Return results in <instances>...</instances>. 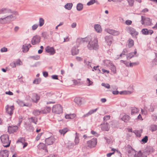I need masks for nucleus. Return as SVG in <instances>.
Masks as SVG:
<instances>
[{"label":"nucleus","instance_id":"1","mask_svg":"<svg viewBox=\"0 0 157 157\" xmlns=\"http://www.w3.org/2000/svg\"><path fill=\"white\" fill-rule=\"evenodd\" d=\"M12 12L11 10L7 8L0 9V14L4 15L0 18V23L2 24L9 23L16 18L15 16L11 14Z\"/></svg>","mask_w":157,"mask_h":157},{"label":"nucleus","instance_id":"2","mask_svg":"<svg viewBox=\"0 0 157 157\" xmlns=\"http://www.w3.org/2000/svg\"><path fill=\"white\" fill-rule=\"evenodd\" d=\"M89 42L87 45L88 48L90 50H97L98 48V40L95 38H92L90 36V40L87 41V42Z\"/></svg>","mask_w":157,"mask_h":157},{"label":"nucleus","instance_id":"3","mask_svg":"<svg viewBox=\"0 0 157 157\" xmlns=\"http://www.w3.org/2000/svg\"><path fill=\"white\" fill-rule=\"evenodd\" d=\"M0 139L4 147H8L10 146L11 141L9 140L8 135L6 134L0 137Z\"/></svg>","mask_w":157,"mask_h":157},{"label":"nucleus","instance_id":"4","mask_svg":"<svg viewBox=\"0 0 157 157\" xmlns=\"http://www.w3.org/2000/svg\"><path fill=\"white\" fill-rule=\"evenodd\" d=\"M52 111L56 114H60L63 112L62 108L59 104L55 105L52 107Z\"/></svg>","mask_w":157,"mask_h":157},{"label":"nucleus","instance_id":"5","mask_svg":"<svg viewBox=\"0 0 157 157\" xmlns=\"http://www.w3.org/2000/svg\"><path fill=\"white\" fill-rule=\"evenodd\" d=\"M86 144L87 146L89 147H94L97 144V139L96 138H94L91 140L87 141Z\"/></svg>","mask_w":157,"mask_h":157},{"label":"nucleus","instance_id":"6","mask_svg":"<svg viewBox=\"0 0 157 157\" xmlns=\"http://www.w3.org/2000/svg\"><path fill=\"white\" fill-rule=\"evenodd\" d=\"M125 149L129 156H132L135 153V150L130 145H128L126 147Z\"/></svg>","mask_w":157,"mask_h":157},{"label":"nucleus","instance_id":"7","mask_svg":"<svg viewBox=\"0 0 157 157\" xmlns=\"http://www.w3.org/2000/svg\"><path fill=\"white\" fill-rule=\"evenodd\" d=\"M151 20L148 17L144 18L143 16H141V22L142 25L146 24L147 25H151Z\"/></svg>","mask_w":157,"mask_h":157},{"label":"nucleus","instance_id":"8","mask_svg":"<svg viewBox=\"0 0 157 157\" xmlns=\"http://www.w3.org/2000/svg\"><path fill=\"white\" fill-rule=\"evenodd\" d=\"M127 31L129 33H130V34L132 36H135L136 38V36H137L138 34V33L136 31L135 29L133 28L128 27L126 28Z\"/></svg>","mask_w":157,"mask_h":157},{"label":"nucleus","instance_id":"9","mask_svg":"<svg viewBox=\"0 0 157 157\" xmlns=\"http://www.w3.org/2000/svg\"><path fill=\"white\" fill-rule=\"evenodd\" d=\"M41 38L38 35H36L34 36L31 42L33 45H35L38 44L40 42Z\"/></svg>","mask_w":157,"mask_h":157},{"label":"nucleus","instance_id":"10","mask_svg":"<svg viewBox=\"0 0 157 157\" xmlns=\"http://www.w3.org/2000/svg\"><path fill=\"white\" fill-rule=\"evenodd\" d=\"M55 141V139L53 136H51L45 140V143L47 145L52 144Z\"/></svg>","mask_w":157,"mask_h":157},{"label":"nucleus","instance_id":"11","mask_svg":"<svg viewBox=\"0 0 157 157\" xmlns=\"http://www.w3.org/2000/svg\"><path fill=\"white\" fill-rule=\"evenodd\" d=\"M90 36H88L84 38H79L77 39L76 42L77 43L80 44L84 42H86L90 40Z\"/></svg>","mask_w":157,"mask_h":157},{"label":"nucleus","instance_id":"12","mask_svg":"<svg viewBox=\"0 0 157 157\" xmlns=\"http://www.w3.org/2000/svg\"><path fill=\"white\" fill-rule=\"evenodd\" d=\"M6 112L11 116L13 114V111L14 110V106L12 105L9 106L8 105H7L6 108Z\"/></svg>","mask_w":157,"mask_h":157},{"label":"nucleus","instance_id":"13","mask_svg":"<svg viewBox=\"0 0 157 157\" xmlns=\"http://www.w3.org/2000/svg\"><path fill=\"white\" fill-rule=\"evenodd\" d=\"M18 129V127L17 126H10L8 127V131L10 133L15 132Z\"/></svg>","mask_w":157,"mask_h":157},{"label":"nucleus","instance_id":"14","mask_svg":"<svg viewBox=\"0 0 157 157\" xmlns=\"http://www.w3.org/2000/svg\"><path fill=\"white\" fill-rule=\"evenodd\" d=\"M40 99L39 96L36 93H33V94L32 99L33 102L37 103Z\"/></svg>","mask_w":157,"mask_h":157},{"label":"nucleus","instance_id":"15","mask_svg":"<svg viewBox=\"0 0 157 157\" xmlns=\"http://www.w3.org/2000/svg\"><path fill=\"white\" fill-rule=\"evenodd\" d=\"M98 109V108H96L95 109H92L89 111L86 114L82 116V118H85L88 117L89 116L91 115L93 113L96 112Z\"/></svg>","mask_w":157,"mask_h":157},{"label":"nucleus","instance_id":"16","mask_svg":"<svg viewBox=\"0 0 157 157\" xmlns=\"http://www.w3.org/2000/svg\"><path fill=\"white\" fill-rule=\"evenodd\" d=\"M45 51L50 53V54L53 55L55 53V51L53 47L47 46L45 49Z\"/></svg>","mask_w":157,"mask_h":157},{"label":"nucleus","instance_id":"17","mask_svg":"<svg viewBox=\"0 0 157 157\" xmlns=\"http://www.w3.org/2000/svg\"><path fill=\"white\" fill-rule=\"evenodd\" d=\"M105 39L108 45L109 46L110 45L113 40L112 36L111 35L109 36H106L105 37Z\"/></svg>","mask_w":157,"mask_h":157},{"label":"nucleus","instance_id":"18","mask_svg":"<svg viewBox=\"0 0 157 157\" xmlns=\"http://www.w3.org/2000/svg\"><path fill=\"white\" fill-rule=\"evenodd\" d=\"M79 52V50L78 48V47H73L71 49V54L73 56L77 55Z\"/></svg>","mask_w":157,"mask_h":157},{"label":"nucleus","instance_id":"19","mask_svg":"<svg viewBox=\"0 0 157 157\" xmlns=\"http://www.w3.org/2000/svg\"><path fill=\"white\" fill-rule=\"evenodd\" d=\"M107 32L109 34L114 36L118 35L120 33L119 31L111 29H107Z\"/></svg>","mask_w":157,"mask_h":157},{"label":"nucleus","instance_id":"20","mask_svg":"<svg viewBox=\"0 0 157 157\" xmlns=\"http://www.w3.org/2000/svg\"><path fill=\"white\" fill-rule=\"evenodd\" d=\"M8 151L6 150L1 151L0 152V157H8Z\"/></svg>","mask_w":157,"mask_h":157},{"label":"nucleus","instance_id":"21","mask_svg":"<svg viewBox=\"0 0 157 157\" xmlns=\"http://www.w3.org/2000/svg\"><path fill=\"white\" fill-rule=\"evenodd\" d=\"M137 53L136 49H135L134 52H132L126 55L127 59H130L134 56Z\"/></svg>","mask_w":157,"mask_h":157},{"label":"nucleus","instance_id":"22","mask_svg":"<svg viewBox=\"0 0 157 157\" xmlns=\"http://www.w3.org/2000/svg\"><path fill=\"white\" fill-rule=\"evenodd\" d=\"M101 128L102 130L108 131L109 126L107 122H104V124L101 125Z\"/></svg>","mask_w":157,"mask_h":157},{"label":"nucleus","instance_id":"23","mask_svg":"<svg viewBox=\"0 0 157 157\" xmlns=\"http://www.w3.org/2000/svg\"><path fill=\"white\" fill-rule=\"evenodd\" d=\"M94 28L96 31L98 33H100L102 31V29L101 25L99 24H96L94 26Z\"/></svg>","mask_w":157,"mask_h":157},{"label":"nucleus","instance_id":"24","mask_svg":"<svg viewBox=\"0 0 157 157\" xmlns=\"http://www.w3.org/2000/svg\"><path fill=\"white\" fill-rule=\"evenodd\" d=\"M39 149H43L45 151L48 152V150L46 147V145L43 143H40L38 145Z\"/></svg>","mask_w":157,"mask_h":157},{"label":"nucleus","instance_id":"25","mask_svg":"<svg viewBox=\"0 0 157 157\" xmlns=\"http://www.w3.org/2000/svg\"><path fill=\"white\" fill-rule=\"evenodd\" d=\"M130 117L129 116L127 115L124 114L123 115L122 117L121 118V119L124 122H127L130 119Z\"/></svg>","mask_w":157,"mask_h":157},{"label":"nucleus","instance_id":"26","mask_svg":"<svg viewBox=\"0 0 157 157\" xmlns=\"http://www.w3.org/2000/svg\"><path fill=\"white\" fill-rule=\"evenodd\" d=\"M19 105L21 106H29V104L28 103H25L23 101L18 100L17 101Z\"/></svg>","mask_w":157,"mask_h":157},{"label":"nucleus","instance_id":"27","mask_svg":"<svg viewBox=\"0 0 157 157\" xmlns=\"http://www.w3.org/2000/svg\"><path fill=\"white\" fill-rule=\"evenodd\" d=\"M83 5L80 3H78L76 6V9L78 11H81L83 9Z\"/></svg>","mask_w":157,"mask_h":157},{"label":"nucleus","instance_id":"28","mask_svg":"<svg viewBox=\"0 0 157 157\" xmlns=\"http://www.w3.org/2000/svg\"><path fill=\"white\" fill-rule=\"evenodd\" d=\"M51 108L50 107H47L44 108L43 110H41L42 113H49L51 110Z\"/></svg>","mask_w":157,"mask_h":157},{"label":"nucleus","instance_id":"29","mask_svg":"<svg viewBox=\"0 0 157 157\" xmlns=\"http://www.w3.org/2000/svg\"><path fill=\"white\" fill-rule=\"evenodd\" d=\"M73 6V4L71 3H67L64 6L65 9L70 10H71Z\"/></svg>","mask_w":157,"mask_h":157},{"label":"nucleus","instance_id":"30","mask_svg":"<svg viewBox=\"0 0 157 157\" xmlns=\"http://www.w3.org/2000/svg\"><path fill=\"white\" fill-rule=\"evenodd\" d=\"M79 133L76 132L75 143V145L78 144L79 143Z\"/></svg>","mask_w":157,"mask_h":157},{"label":"nucleus","instance_id":"31","mask_svg":"<svg viewBox=\"0 0 157 157\" xmlns=\"http://www.w3.org/2000/svg\"><path fill=\"white\" fill-rule=\"evenodd\" d=\"M76 116L75 114H70L66 115L65 117L66 119H72L74 118Z\"/></svg>","mask_w":157,"mask_h":157},{"label":"nucleus","instance_id":"32","mask_svg":"<svg viewBox=\"0 0 157 157\" xmlns=\"http://www.w3.org/2000/svg\"><path fill=\"white\" fill-rule=\"evenodd\" d=\"M128 46L129 48L133 46L134 45V42L133 40L131 39H129L128 40Z\"/></svg>","mask_w":157,"mask_h":157},{"label":"nucleus","instance_id":"33","mask_svg":"<svg viewBox=\"0 0 157 157\" xmlns=\"http://www.w3.org/2000/svg\"><path fill=\"white\" fill-rule=\"evenodd\" d=\"M139 111V109L136 107L132 108L131 109V114L133 115L137 113Z\"/></svg>","mask_w":157,"mask_h":157},{"label":"nucleus","instance_id":"34","mask_svg":"<svg viewBox=\"0 0 157 157\" xmlns=\"http://www.w3.org/2000/svg\"><path fill=\"white\" fill-rule=\"evenodd\" d=\"M104 63L105 66L107 67H109L113 64L111 63V61L109 60H105L104 61Z\"/></svg>","mask_w":157,"mask_h":157},{"label":"nucleus","instance_id":"35","mask_svg":"<svg viewBox=\"0 0 157 157\" xmlns=\"http://www.w3.org/2000/svg\"><path fill=\"white\" fill-rule=\"evenodd\" d=\"M74 101L78 105H80L81 104V100L80 98L76 97L74 100Z\"/></svg>","mask_w":157,"mask_h":157},{"label":"nucleus","instance_id":"36","mask_svg":"<svg viewBox=\"0 0 157 157\" xmlns=\"http://www.w3.org/2000/svg\"><path fill=\"white\" fill-rule=\"evenodd\" d=\"M132 92L131 91L124 90L120 91L119 93L121 94H130Z\"/></svg>","mask_w":157,"mask_h":157},{"label":"nucleus","instance_id":"37","mask_svg":"<svg viewBox=\"0 0 157 157\" xmlns=\"http://www.w3.org/2000/svg\"><path fill=\"white\" fill-rule=\"evenodd\" d=\"M110 67L112 71L114 73H116V70L115 66L113 64H112Z\"/></svg>","mask_w":157,"mask_h":157},{"label":"nucleus","instance_id":"38","mask_svg":"<svg viewBox=\"0 0 157 157\" xmlns=\"http://www.w3.org/2000/svg\"><path fill=\"white\" fill-rule=\"evenodd\" d=\"M41 113H42L41 111H40L37 109L34 110L33 112V114L35 116L38 115Z\"/></svg>","mask_w":157,"mask_h":157},{"label":"nucleus","instance_id":"39","mask_svg":"<svg viewBox=\"0 0 157 157\" xmlns=\"http://www.w3.org/2000/svg\"><path fill=\"white\" fill-rule=\"evenodd\" d=\"M155 57L152 60V64L153 65H157V53H155Z\"/></svg>","mask_w":157,"mask_h":157},{"label":"nucleus","instance_id":"40","mask_svg":"<svg viewBox=\"0 0 157 157\" xmlns=\"http://www.w3.org/2000/svg\"><path fill=\"white\" fill-rule=\"evenodd\" d=\"M27 47H28L27 46H26V44L23 45L22 46V51L24 52H26L28 51L29 49Z\"/></svg>","mask_w":157,"mask_h":157},{"label":"nucleus","instance_id":"41","mask_svg":"<svg viewBox=\"0 0 157 157\" xmlns=\"http://www.w3.org/2000/svg\"><path fill=\"white\" fill-rule=\"evenodd\" d=\"M44 22V20L42 18H40L39 20V25L40 27L42 26Z\"/></svg>","mask_w":157,"mask_h":157},{"label":"nucleus","instance_id":"42","mask_svg":"<svg viewBox=\"0 0 157 157\" xmlns=\"http://www.w3.org/2000/svg\"><path fill=\"white\" fill-rule=\"evenodd\" d=\"M47 95L48 97H52V98H53L54 99L56 98V95L53 94L50 92L47 93Z\"/></svg>","mask_w":157,"mask_h":157},{"label":"nucleus","instance_id":"43","mask_svg":"<svg viewBox=\"0 0 157 157\" xmlns=\"http://www.w3.org/2000/svg\"><path fill=\"white\" fill-rule=\"evenodd\" d=\"M31 120V121L32 122L34 123L35 124H36L37 121V119L35 117H31L29 119Z\"/></svg>","mask_w":157,"mask_h":157},{"label":"nucleus","instance_id":"44","mask_svg":"<svg viewBox=\"0 0 157 157\" xmlns=\"http://www.w3.org/2000/svg\"><path fill=\"white\" fill-rule=\"evenodd\" d=\"M42 36L44 39H47L49 35L46 32H45L42 33Z\"/></svg>","mask_w":157,"mask_h":157},{"label":"nucleus","instance_id":"45","mask_svg":"<svg viewBox=\"0 0 157 157\" xmlns=\"http://www.w3.org/2000/svg\"><path fill=\"white\" fill-rule=\"evenodd\" d=\"M67 131V129L64 128L62 130H60L59 132L61 134L64 135Z\"/></svg>","mask_w":157,"mask_h":157},{"label":"nucleus","instance_id":"46","mask_svg":"<svg viewBox=\"0 0 157 157\" xmlns=\"http://www.w3.org/2000/svg\"><path fill=\"white\" fill-rule=\"evenodd\" d=\"M151 131L154 132L157 130V125L155 124L151 125Z\"/></svg>","mask_w":157,"mask_h":157},{"label":"nucleus","instance_id":"47","mask_svg":"<svg viewBox=\"0 0 157 157\" xmlns=\"http://www.w3.org/2000/svg\"><path fill=\"white\" fill-rule=\"evenodd\" d=\"M139 63L138 62H136L131 63L130 62L129 64V67H132L133 66L137 65L139 64Z\"/></svg>","mask_w":157,"mask_h":157},{"label":"nucleus","instance_id":"48","mask_svg":"<svg viewBox=\"0 0 157 157\" xmlns=\"http://www.w3.org/2000/svg\"><path fill=\"white\" fill-rule=\"evenodd\" d=\"M110 124L111 125V127L113 128H116L117 127V123L116 122H112Z\"/></svg>","mask_w":157,"mask_h":157},{"label":"nucleus","instance_id":"49","mask_svg":"<svg viewBox=\"0 0 157 157\" xmlns=\"http://www.w3.org/2000/svg\"><path fill=\"white\" fill-rule=\"evenodd\" d=\"M41 82V79L40 78H36L33 81L34 84H39Z\"/></svg>","mask_w":157,"mask_h":157},{"label":"nucleus","instance_id":"50","mask_svg":"<svg viewBox=\"0 0 157 157\" xmlns=\"http://www.w3.org/2000/svg\"><path fill=\"white\" fill-rule=\"evenodd\" d=\"M101 85L102 86H104L107 89H109L110 88V86L109 84L102 83Z\"/></svg>","mask_w":157,"mask_h":157},{"label":"nucleus","instance_id":"51","mask_svg":"<svg viewBox=\"0 0 157 157\" xmlns=\"http://www.w3.org/2000/svg\"><path fill=\"white\" fill-rule=\"evenodd\" d=\"M148 140V136H145L141 140V141L144 143H147Z\"/></svg>","mask_w":157,"mask_h":157},{"label":"nucleus","instance_id":"52","mask_svg":"<svg viewBox=\"0 0 157 157\" xmlns=\"http://www.w3.org/2000/svg\"><path fill=\"white\" fill-rule=\"evenodd\" d=\"M95 2V0H90L87 3V5L89 6H90L94 4Z\"/></svg>","mask_w":157,"mask_h":157},{"label":"nucleus","instance_id":"53","mask_svg":"<svg viewBox=\"0 0 157 157\" xmlns=\"http://www.w3.org/2000/svg\"><path fill=\"white\" fill-rule=\"evenodd\" d=\"M30 58H33L35 60H37L39 59L40 57L39 56L36 55L31 56H30Z\"/></svg>","mask_w":157,"mask_h":157},{"label":"nucleus","instance_id":"54","mask_svg":"<svg viewBox=\"0 0 157 157\" xmlns=\"http://www.w3.org/2000/svg\"><path fill=\"white\" fill-rule=\"evenodd\" d=\"M142 33L145 35H147V29H143L141 31Z\"/></svg>","mask_w":157,"mask_h":157},{"label":"nucleus","instance_id":"55","mask_svg":"<svg viewBox=\"0 0 157 157\" xmlns=\"http://www.w3.org/2000/svg\"><path fill=\"white\" fill-rule=\"evenodd\" d=\"M121 62L123 63L125 65L126 67H128L129 66V62L128 61H124L123 60H121Z\"/></svg>","mask_w":157,"mask_h":157},{"label":"nucleus","instance_id":"56","mask_svg":"<svg viewBox=\"0 0 157 157\" xmlns=\"http://www.w3.org/2000/svg\"><path fill=\"white\" fill-rule=\"evenodd\" d=\"M129 5L132 6H133L134 2V0H127Z\"/></svg>","mask_w":157,"mask_h":157},{"label":"nucleus","instance_id":"57","mask_svg":"<svg viewBox=\"0 0 157 157\" xmlns=\"http://www.w3.org/2000/svg\"><path fill=\"white\" fill-rule=\"evenodd\" d=\"M110 116L109 115L105 116L103 118L104 121H105V122L106 121L110 119Z\"/></svg>","mask_w":157,"mask_h":157},{"label":"nucleus","instance_id":"58","mask_svg":"<svg viewBox=\"0 0 157 157\" xmlns=\"http://www.w3.org/2000/svg\"><path fill=\"white\" fill-rule=\"evenodd\" d=\"M105 139L106 140L107 142L109 144H112V141L111 140L110 138L109 139L105 137Z\"/></svg>","mask_w":157,"mask_h":157},{"label":"nucleus","instance_id":"59","mask_svg":"<svg viewBox=\"0 0 157 157\" xmlns=\"http://www.w3.org/2000/svg\"><path fill=\"white\" fill-rule=\"evenodd\" d=\"M84 63H86V65H87L89 67H90L91 68H92L91 65L90 63V62H87L86 60L85 59L84 60Z\"/></svg>","mask_w":157,"mask_h":157},{"label":"nucleus","instance_id":"60","mask_svg":"<svg viewBox=\"0 0 157 157\" xmlns=\"http://www.w3.org/2000/svg\"><path fill=\"white\" fill-rule=\"evenodd\" d=\"M38 25L37 24H35L33 25L32 29L33 30H35L38 27Z\"/></svg>","mask_w":157,"mask_h":157},{"label":"nucleus","instance_id":"61","mask_svg":"<svg viewBox=\"0 0 157 157\" xmlns=\"http://www.w3.org/2000/svg\"><path fill=\"white\" fill-rule=\"evenodd\" d=\"M19 126L23 120V117L22 116H19Z\"/></svg>","mask_w":157,"mask_h":157},{"label":"nucleus","instance_id":"62","mask_svg":"<svg viewBox=\"0 0 157 157\" xmlns=\"http://www.w3.org/2000/svg\"><path fill=\"white\" fill-rule=\"evenodd\" d=\"M42 133H39L37 135V136L36 137V140L37 141H38V140H39L40 139V138L41 135H42Z\"/></svg>","mask_w":157,"mask_h":157},{"label":"nucleus","instance_id":"63","mask_svg":"<svg viewBox=\"0 0 157 157\" xmlns=\"http://www.w3.org/2000/svg\"><path fill=\"white\" fill-rule=\"evenodd\" d=\"M128 52L127 49L126 48L124 49L120 55V56H121L122 55H125V53Z\"/></svg>","mask_w":157,"mask_h":157},{"label":"nucleus","instance_id":"64","mask_svg":"<svg viewBox=\"0 0 157 157\" xmlns=\"http://www.w3.org/2000/svg\"><path fill=\"white\" fill-rule=\"evenodd\" d=\"M74 146V144L72 143H70L69 145L68 146V147L69 149H71Z\"/></svg>","mask_w":157,"mask_h":157}]
</instances>
